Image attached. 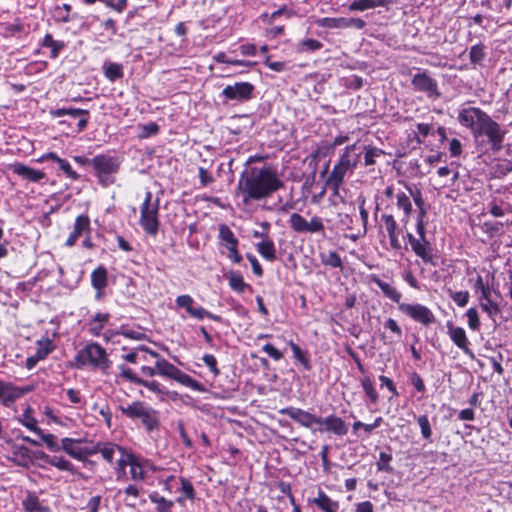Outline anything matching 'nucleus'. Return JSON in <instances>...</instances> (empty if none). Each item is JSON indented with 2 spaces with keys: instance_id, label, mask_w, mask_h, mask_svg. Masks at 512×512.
Segmentation results:
<instances>
[{
  "instance_id": "nucleus-1",
  "label": "nucleus",
  "mask_w": 512,
  "mask_h": 512,
  "mask_svg": "<svg viewBox=\"0 0 512 512\" xmlns=\"http://www.w3.org/2000/svg\"><path fill=\"white\" fill-rule=\"evenodd\" d=\"M283 186L284 182L278 178L276 171L271 167H252L241 173L237 190L243 194V203L248 204L251 200H261L271 196Z\"/></svg>"
},
{
  "instance_id": "nucleus-2",
  "label": "nucleus",
  "mask_w": 512,
  "mask_h": 512,
  "mask_svg": "<svg viewBox=\"0 0 512 512\" xmlns=\"http://www.w3.org/2000/svg\"><path fill=\"white\" fill-rule=\"evenodd\" d=\"M78 367L89 366L99 370L103 375H109L112 361L106 350L97 342L86 344L75 356Z\"/></svg>"
},
{
  "instance_id": "nucleus-3",
  "label": "nucleus",
  "mask_w": 512,
  "mask_h": 512,
  "mask_svg": "<svg viewBox=\"0 0 512 512\" xmlns=\"http://www.w3.org/2000/svg\"><path fill=\"white\" fill-rule=\"evenodd\" d=\"M121 159L118 156L98 154L93 157V175L100 186L107 188L116 182L120 170Z\"/></svg>"
},
{
  "instance_id": "nucleus-4",
  "label": "nucleus",
  "mask_w": 512,
  "mask_h": 512,
  "mask_svg": "<svg viewBox=\"0 0 512 512\" xmlns=\"http://www.w3.org/2000/svg\"><path fill=\"white\" fill-rule=\"evenodd\" d=\"M121 413L131 420H140L147 431L158 427V412L142 401H134L128 405H119Z\"/></svg>"
},
{
  "instance_id": "nucleus-5",
  "label": "nucleus",
  "mask_w": 512,
  "mask_h": 512,
  "mask_svg": "<svg viewBox=\"0 0 512 512\" xmlns=\"http://www.w3.org/2000/svg\"><path fill=\"white\" fill-rule=\"evenodd\" d=\"M90 450H95V454L100 453L102 458L108 463L112 464L115 455H118L116 460V474L117 480H127V473L125 472V460L129 462L131 457L129 452L123 447L113 443H97L91 446Z\"/></svg>"
},
{
  "instance_id": "nucleus-6",
  "label": "nucleus",
  "mask_w": 512,
  "mask_h": 512,
  "mask_svg": "<svg viewBox=\"0 0 512 512\" xmlns=\"http://www.w3.org/2000/svg\"><path fill=\"white\" fill-rule=\"evenodd\" d=\"M49 114L52 118H61L63 116H69V118H78V122L75 125L68 120H60L59 126H66L71 129L72 133L79 134L83 132L89 123L90 112L85 109L73 108V107H62L57 109H51Z\"/></svg>"
},
{
  "instance_id": "nucleus-7",
  "label": "nucleus",
  "mask_w": 512,
  "mask_h": 512,
  "mask_svg": "<svg viewBox=\"0 0 512 512\" xmlns=\"http://www.w3.org/2000/svg\"><path fill=\"white\" fill-rule=\"evenodd\" d=\"M158 208L159 198L156 197L155 201L152 202V194L151 192H147L144 202L141 205L139 223L143 230L152 236H156L158 232Z\"/></svg>"
},
{
  "instance_id": "nucleus-8",
  "label": "nucleus",
  "mask_w": 512,
  "mask_h": 512,
  "mask_svg": "<svg viewBox=\"0 0 512 512\" xmlns=\"http://www.w3.org/2000/svg\"><path fill=\"white\" fill-rule=\"evenodd\" d=\"M356 145L347 146L345 153L341 156L340 161L333 167L329 177L327 178L326 185L333 190L334 195H338L339 188L344 181V177L349 168L356 165V162H351L349 152L355 149Z\"/></svg>"
},
{
  "instance_id": "nucleus-9",
  "label": "nucleus",
  "mask_w": 512,
  "mask_h": 512,
  "mask_svg": "<svg viewBox=\"0 0 512 512\" xmlns=\"http://www.w3.org/2000/svg\"><path fill=\"white\" fill-rule=\"evenodd\" d=\"M477 129V136L486 135L491 143V149L494 152H497L502 148V141L506 131L502 130L500 125L487 113L481 121V124L478 125Z\"/></svg>"
},
{
  "instance_id": "nucleus-10",
  "label": "nucleus",
  "mask_w": 512,
  "mask_h": 512,
  "mask_svg": "<svg viewBox=\"0 0 512 512\" xmlns=\"http://www.w3.org/2000/svg\"><path fill=\"white\" fill-rule=\"evenodd\" d=\"M85 440L81 438L64 437L61 439V451H64L71 458L86 462L88 456L95 455V450H90L91 447L81 446Z\"/></svg>"
},
{
  "instance_id": "nucleus-11",
  "label": "nucleus",
  "mask_w": 512,
  "mask_h": 512,
  "mask_svg": "<svg viewBox=\"0 0 512 512\" xmlns=\"http://www.w3.org/2000/svg\"><path fill=\"white\" fill-rule=\"evenodd\" d=\"M162 472H164V468H162ZM181 479L173 474L164 475L162 473L165 490L169 493V498L162 497V512H167L174 502H183V496L179 495Z\"/></svg>"
},
{
  "instance_id": "nucleus-12",
  "label": "nucleus",
  "mask_w": 512,
  "mask_h": 512,
  "mask_svg": "<svg viewBox=\"0 0 512 512\" xmlns=\"http://www.w3.org/2000/svg\"><path fill=\"white\" fill-rule=\"evenodd\" d=\"M162 376L174 379L195 391L204 392L206 390L203 384L194 380L188 374L182 372L180 369L165 360H162Z\"/></svg>"
},
{
  "instance_id": "nucleus-13",
  "label": "nucleus",
  "mask_w": 512,
  "mask_h": 512,
  "mask_svg": "<svg viewBox=\"0 0 512 512\" xmlns=\"http://www.w3.org/2000/svg\"><path fill=\"white\" fill-rule=\"evenodd\" d=\"M263 232L254 231V238H262L263 241L256 245L258 253L268 261H274L276 259V250L273 241L269 238L268 231L270 223L265 221L261 223Z\"/></svg>"
},
{
  "instance_id": "nucleus-14",
  "label": "nucleus",
  "mask_w": 512,
  "mask_h": 512,
  "mask_svg": "<svg viewBox=\"0 0 512 512\" xmlns=\"http://www.w3.org/2000/svg\"><path fill=\"white\" fill-rule=\"evenodd\" d=\"M254 89V85L249 82H237L234 85H227L222 94L228 100L245 102L252 98Z\"/></svg>"
},
{
  "instance_id": "nucleus-15",
  "label": "nucleus",
  "mask_w": 512,
  "mask_h": 512,
  "mask_svg": "<svg viewBox=\"0 0 512 512\" xmlns=\"http://www.w3.org/2000/svg\"><path fill=\"white\" fill-rule=\"evenodd\" d=\"M399 309L413 320L424 325H429L435 321V317L430 309L421 304L401 303L399 304Z\"/></svg>"
},
{
  "instance_id": "nucleus-16",
  "label": "nucleus",
  "mask_w": 512,
  "mask_h": 512,
  "mask_svg": "<svg viewBox=\"0 0 512 512\" xmlns=\"http://www.w3.org/2000/svg\"><path fill=\"white\" fill-rule=\"evenodd\" d=\"M91 221L87 214H80L76 217L73 230L65 241L67 247H73L81 236L91 234Z\"/></svg>"
},
{
  "instance_id": "nucleus-17",
  "label": "nucleus",
  "mask_w": 512,
  "mask_h": 512,
  "mask_svg": "<svg viewBox=\"0 0 512 512\" xmlns=\"http://www.w3.org/2000/svg\"><path fill=\"white\" fill-rule=\"evenodd\" d=\"M485 115L486 113L479 108H467L460 112L459 121L463 126L470 128L477 137L478 125L481 124Z\"/></svg>"
},
{
  "instance_id": "nucleus-18",
  "label": "nucleus",
  "mask_w": 512,
  "mask_h": 512,
  "mask_svg": "<svg viewBox=\"0 0 512 512\" xmlns=\"http://www.w3.org/2000/svg\"><path fill=\"white\" fill-rule=\"evenodd\" d=\"M279 412L281 414L288 415L300 425L307 428H311L313 424H318L321 421V417H317L299 408L287 407L281 409Z\"/></svg>"
},
{
  "instance_id": "nucleus-19",
  "label": "nucleus",
  "mask_w": 512,
  "mask_h": 512,
  "mask_svg": "<svg viewBox=\"0 0 512 512\" xmlns=\"http://www.w3.org/2000/svg\"><path fill=\"white\" fill-rule=\"evenodd\" d=\"M412 85L416 90L426 92L431 97L437 98L440 96L436 81L433 78H431L426 72L414 75L412 79Z\"/></svg>"
},
{
  "instance_id": "nucleus-20",
  "label": "nucleus",
  "mask_w": 512,
  "mask_h": 512,
  "mask_svg": "<svg viewBox=\"0 0 512 512\" xmlns=\"http://www.w3.org/2000/svg\"><path fill=\"white\" fill-rule=\"evenodd\" d=\"M25 393L24 389L15 386L11 382L0 380V402L9 407Z\"/></svg>"
},
{
  "instance_id": "nucleus-21",
  "label": "nucleus",
  "mask_w": 512,
  "mask_h": 512,
  "mask_svg": "<svg viewBox=\"0 0 512 512\" xmlns=\"http://www.w3.org/2000/svg\"><path fill=\"white\" fill-rule=\"evenodd\" d=\"M53 161L57 163L59 169L64 173L66 178L77 181L80 179V175L72 168L71 164L64 158H61L55 152H49L41 156L39 159L40 162L43 161Z\"/></svg>"
},
{
  "instance_id": "nucleus-22",
  "label": "nucleus",
  "mask_w": 512,
  "mask_h": 512,
  "mask_svg": "<svg viewBox=\"0 0 512 512\" xmlns=\"http://www.w3.org/2000/svg\"><path fill=\"white\" fill-rule=\"evenodd\" d=\"M10 170L14 174L22 177L23 179H25L29 182H33V183L40 182L42 179L45 178V173L43 171L33 169V168H31L23 163H20V162H16V163L10 165Z\"/></svg>"
},
{
  "instance_id": "nucleus-23",
  "label": "nucleus",
  "mask_w": 512,
  "mask_h": 512,
  "mask_svg": "<svg viewBox=\"0 0 512 512\" xmlns=\"http://www.w3.org/2000/svg\"><path fill=\"white\" fill-rule=\"evenodd\" d=\"M448 333L450 338L457 347L462 349L465 354L473 356L471 349L469 348V342L466 337L465 330L461 327H455L451 322L447 323Z\"/></svg>"
},
{
  "instance_id": "nucleus-24",
  "label": "nucleus",
  "mask_w": 512,
  "mask_h": 512,
  "mask_svg": "<svg viewBox=\"0 0 512 512\" xmlns=\"http://www.w3.org/2000/svg\"><path fill=\"white\" fill-rule=\"evenodd\" d=\"M52 351L53 346L50 340L38 341L36 353L26 359L25 367L29 370L33 369L39 361L45 359Z\"/></svg>"
},
{
  "instance_id": "nucleus-25",
  "label": "nucleus",
  "mask_w": 512,
  "mask_h": 512,
  "mask_svg": "<svg viewBox=\"0 0 512 512\" xmlns=\"http://www.w3.org/2000/svg\"><path fill=\"white\" fill-rule=\"evenodd\" d=\"M24 512H51L49 506L39 499L35 492L28 491L22 500Z\"/></svg>"
},
{
  "instance_id": "nucleus-26",
  "label": "nucleus",
  "mask_w": 512,
  "mask_h": 512,
  "mask_svg": "<svg viewBox=\"0 0 512 512\" xmlns=\"http://www.w3.org/2000/svg\"><path fill=\"white\" fill-rule=\"evenodd\" d=\"M91 285L101 295L108 286V271L105 266L99 265L91 273Z\"/></svg>"
},
{
  "instance_id": "nucleus-27",
  "label": "nucleus",
  "mask_w": 512,
  "mask_h": 512,
  "mask_svg": "<svg viewBox=\"0 0 512 512\" xmlns=\"http://www.w3.org/2000/svg\"><path fill=\"white\" fill-rule=\"evenodd\" d=\"M12 462L20 467L27 468L31 464V451L24 445H12Z\"/></svg>"
},
{
  "instance_id": "nucleus-28",
  "label": "nucleus",
  "mask_w": 512,
  "mask_h": 512,
  "mask_svg": "<svg viewBox=\"0 0 512 512\" xmlns=\"http://www.w3.org/2000/svg\"><path fill=\"white\" fill-rule=\"evenodd\" d=\"M320 425L324 424L326 426L327 431H331L336 435H346L348 428L345 424V422L334 415H330L326 418H321V421L319 423Z\"/></svg>"
},
{
  "instance_id": "nucleus-29",
  "label": "nucleus",
  "mask_w": 512,
  "mask_h": 512,
  "mask_svg": "<svg viewBox=\"0 0 512 512\" xmlns=\"http://www.w3.org/2000/svg\"><path fill=\"white\" fill-rule=\"evenodd\" d=\"M382 221L385 223L391 247L395 250L401 249V244L398 240L397 223L394 220V217L389 214H383Z\"/></svg>"
},
{
  "instance_id": "nucleus-30",
  "label": "nucleus",
  "mask_w": 512,
  "mask_h": 512,
  "mask_svg": "<svg viewBox=\"0 0 512 512\" xmlns=\"http://www.w3.org/2000/svg\"><path fill=\"white\" fill-rule=\"evenodd\" d=\"M40 47L50 49V58L56 59L60 52L66 47V44L62 40H55L53 35L50 33L45 34L43 37Z\"/></svg>"
},
{
  "instance_id": "nucleus-31",
  "label": "nucleus",
  "mask_w": 512,
  "mask_h": 512,
  "mask_svg": "<svg viewBox=\"0 0 512 512\" xmlns=\"http://www.w3.org/2000/svg\"><path fill=\"white\" fill-rule=\"evenodd\" d=\"M423 242H415L414 246L412 247L413 251L417 256H419L425 263H430L435 265L433 261V255H432V248L430 243L424 239H422Z\"/></svg>"
},
{
  "instance_id": "nucleus-32",
  "label": "nucleus",
  "mask_w": 512,
  "mask_h": 512,
  "mask_svg": "<svg viewBox=\"0 0 512 512\" xmlns=\"http://www.w3.org/2000/svg\"><path fill=\"white\" fill-rule=\"evenodd\" d=\"M392 0H355L349 5L350 11H364L366 9L385 7Z\"/></svg>"
},
{
  "instance_id": "nucleus-33",
  "label": "nucleus",
  "mask_w": 512,
  "mask_h": 512,
  "mask_svg": "<svg viewBox=\"0 0 512 512\" xmlns=\"http://www.w3.org/2000/svg\"><path fill=\"white\" fill-rule=\"evenodd\" d=\"M103 74L110 82H116L124 77L123 65L115 62L104 63Z\"/></svg>"
},
{
  "instance_id": "nucleus-34",
  "label": "nucleus",
  "mask_w": 512,
  "mask_h": 512,
  "mask_svg": "<svg viewBox=\"0 0 512 512\" xmlns=\"http://www.w3.org/2000/svg\"><path fill=\"white\" fill-rule=\"evenodd\" d=\"M319 509L324 512H336L339 504L332 501L323 491H319L318 497L311 500Z\"/></svg>"
},
{
  "instance_id": "nucleus-35",
  "label": "nucleus",
  "mask_w": 512,
  "mask_h": 512,
  "mask_svg": "<svg viewBox=\"0 0 512 512\" xmlns=\"http://www.w3.org/2000/svg\"><path fill=\"white\" fill-rule=\"evenodd\" d=\"M512 171V161L501 160L490 167L489 176L491 179H501Z\"/></svg>"
},
{
  "instance_id": "nucleus-36",
  "label": "nucleus",
  "mask_w": 512,
  "mask_h": 512,
  "mask_svg": "<svg viewBox=\"0 0 512 512\" xmlns=\"http://www.w3.org/2000/svg\"><path fill=\"white\" fill-rule=\"evenodd\" d=\"M72 6L68 3L56 5L52 10V16L57 23H68L73 18L71 17Z\"/></svg>"
},
{
  "instance_id": "nucleus-37",
  "label": "nucleus",
  "mask_w": 512,
  "mask_h": 512,
  "mask_svg": "<svg viewBox=\"0 0 512 512\" xmlns=\"http://www.w3.org/2000/svg\"><path fill=\"white\" fill-rule=\"evenodd\" d=\"M18 421L28 430L36 434L41 432V428L38 427V422L33 416V409L30 406L24 410L22 415L18 418Z\"/></svg>"
},
{
  "instance_id": "nucleus-38",
  "label": "nucleus",
  "mask_w": 512,
  "mask_h": 512,
  "mask_svg": "<svg viewBox=\"0 0 512 512\" xmlns=\"http://www.w3.org/2000/svg\"><path fill=\"white\" fill-rule=\"evenodd\" d=\"M50 465L57 468L60 471L69 472L72 475L79 474L78 469L75 467V465L64 456L52 455Z\"/></svg>"
},
{
  "instance_id": "nucleus-39",
  "label": "nucleus",
  "mask_w": 512,
  "mask_h": 512,
  "mask_svg": "<svg viewBox=\"0 0 512 512\" xmlns=\"http://www.w3.org/2000/svg\"><path fill=\"white\" fill-rule=\"evenodd\" d=\"M131 459L128 461L125 460V468L129 466V474L130 478L133 480H142L144 477V469L142 465L137 461L136 457L129 453Z\"/></svg>"
},
{
  "instance_id": "nucleus-40",
  "label": "nucleus",
  "mask_w": 512,
  "mask_h": 512,
  "mask_svg": "<svg viewBox=\"0 0 512 512\" xmlns=\"http://www.w3.org/2000/svg\"><path fill=\"white\" fill-rule=\"evenodd\" d=\"M374 282L377 284V286L381 289L383 294L391 299L392 301L399 303L401 299V293H399L394 287H392L390 284L380 280L379 278L375 277Z\"/></svg>"
},
{
  "instance_id": "nucleus-41",
  "label": "nucleus",
  "mask_w": 512,
  "mask_h": 512,
  "mask_svg": "<svg viewBox=\"0 0 512 512\" xmlns=\"http://www.w3.org/2000/svg\"><path fill=\"white\" fill-rule=\"evenodd\" d=\"M37 435L51 452L61 451V441L58 442L57 437L52 433H45L42 429Z\"/></svg>"
},
{
  "instance_id": "nucleus-42",
  "label": "nucleus",
  "mask_w": 512,
  "mask_h": 512,
  "mask_svg": "<svg viewBox=\"0 0 512 512\" xmlns=\"http://www.w3.org/2000/svg\"><path fill=\"white\" fill-rule=\"evenodd\" d=\"M109 319V314L107 313H97L95 316L89 321V329L94 335H98L103 329L104 323Z\"/></svg>"
},
{
  "instance_id": "nucleus-43",
  "label": "nucleus",
  "mask_w": 512,
  "mask_h": 512,
  "mask_svg": "<svg viewBox=\"0 0 512 512\" xmlns=\"http://www.w3.org/2000/svg\"><path fill=\"white\" fill-rule=\"evenodd\" d=\"M226 277L229 280L230 287L239 293H242L244 289L248 286L244 282L243 277L239 272L231 271L228 274H226Z\"/></svg>"
},
{
  "instance_id": "nucleus-44",
  "label": "nucleus",
  "mask_w": 512,
  "mask_h": 512,
  "mask_svg": "<svg viewBox=\"0 0 512 512\" xmlns=\"http://www.w3.org/2000/svg\"><path fill=\"white\" fill-rule=\"evenodd\" d=\"M138 131V136L142 139H145L156 135L159 131V126L156 122L138 124Z\"/></svg>"
},
{
  "instance_id": "nucleus-45",
  "label": "nucleus",
  "mask_w": 512,
  "mask_h": 512,
  "mask_svg": "<svg viewBox=\"0 0 512 512\" xmlns=\"http://www.w3.org/2000/svg\"><path fill=\"white\" fill-rule=\"evenodd\" d=\"M307 220L298 213H292L289 218L291 228L298 233H305Z\"/></svg>"
},
{
  "instance_id": "nucleus-46",
  "label": "nucleus",
  "mask_w": 512,
  "mask_h": 512,
  "mask_svg": "<svg viewBox=\"0 0 512 512\" xmlns=\"http://www.w3.org/2000/svg\"><path fill=\"white\" fill-rule=\"evenodd\" d=\"M219 237L227 243V246H238V239L234 236L232 230L225 224L219 227Z\"/></svg>"
},
{
  "instance_id": "nucleus-47",
  "label": "nucleus",
  "mask_w": 512,
  "mask_h": 512,
  "mask_svg": "<svg viewBox=\"0 0 512 512\" xmlns=\"http://www.w3.org/2000/svg\"><path fill=\"white\" fill-rule=\"evenodd\" d=\"M146 349L142 346L132 348L128 353L122 355V358L129 363H137L141 359H145Z\"/></svg>"
},
{
  "instance_id": "nucleus-48",
  "label": "nucleus",
  "mask_w": 512,
  "mask_h": 512,
  "mask_svg": "<svg viewBox=\"0 0 512 512\" xmlns=\"http://www.w3.org/2000/svg\"><path fill=\"white\" fill-rule=\"evenodd\" d=\"M318 24L324 28H346V17L340 18H322Z\"/></svg>"
},
{
  "instance_id": "nucleus-49",
  "label": "nucleus",
  "mask_w": 512,
  "mask_h": 512,
  "mask_svg": "<svg viewBox=\"0 0 512 512\" xmlns=\"http://www.w3.org/2000/svg\"><path fill=\"white\" fill-rule=\"evenodd\" d=\"M397 206L404 211L406 219H408L412 213V204L409 196L405 193L397 194ZM407 222V220H405Z\"/></svg>"
},
{
  "instance_id": "nucleus-50",
  "label": "nucleus",
  "mask_w": 512,
  "mask_h": 512,
  "mask_svg": "<svg viewBox=\"0 0 512 512\" xmlns=\"http://www.w3.org/2000/svg\"><path fill=\"white\" fill-rule=\"evenodd\" d=\"M417 422L420 426L422 437L425 440H430L432 436V429L428 417L426 415H421L417 418Z\"/></svg>"
},
{
  "instance_id": "nucleus-51",
  "label": "nucleus",
  "mask_w": 512,
  "mask_h": 512,
  "mask_svg": "<svg viewBox=\"0 0 512 512\" xmlns=\"http://www.w3.org/2000/svg\"><path fill=\"white\" fill-rule=\"evenodd\" d=\"M117 334L133 340H141L145 337V334L143 332L134 330L127 326H121Z\"/></svg>"
},
{
  "instance_id": "nucleus-52",
  "label": "nucleus",
  "mask_w": 512,
  "mask_h": 512,
  "mask_svg": "<svg viewBox=\"0 0 512 512\" xmlns=\"http://www.w3.org/2000/svg\"><path fill=\"white\" fill-rule=\"evenodd\" d=\"M360 217L362 220V228L358 230L356 234L350 236L353 241H356L360 237H363L367 232V222H368V211L365 208L359 209Z\"/></svg>"
},
{
  "instance_id": "nucleus-53",
  "label": "nucleus",
  "mask_w": 512,
  "mask_h": 512,
  "mask_svg": "<svg viewBox=\"0 0 512 512\" xmlns=\"http://www.w3.org/2000/svg\"><path fill=\"white\" fill-rule=\"evenodd\" d=\"M469 57H470L471 63H473V64L480 63L485 57L483 45L478 44V45L472 46L470 49V52H469Z\"/></svg>"
},
{
  "instance_id": "nucleus-54",
  "label": "nucleus",
  "mask_w": 512,
  "mask_h": 512,
  "mask_svg": "<svg viewBox=\"0 0 512 512\" xmlns=\"http://www.w3.org/2000/svg\"><path fill=\"white\" fill-rule=\"evenodd\" d=\"M322 263L324 265L331 266L333 268H341L342 267V260L340 256L334 252L331 251L329 254L325 257H322Z\"/></svg>"
},
{
  "instance_id": "nucleus-55",
  "label": "nucleus",
  "mask_w": 512,
  "mask_h": 512,
  "mask_svg": "<svg viewBox=\"0 0 512 512\" xmlns=\"http://www.w3.org/2000/svg\"><path fill=\"white\" fill-rule=\"evenodd\" d=\"M179 495H182L183 499L184 498H188L191 500L194 499L195 493H194V488H193V485L191 484V482H189L188 480H185L183 478L181 479Z\"/></svg>"
},
{
  "instance_id": "nucleus-56",
  "label": "nucleus",
  "mask_w": 512,
  "mask_h": 512,
  "mask_svg": "<svg viewBox=\"0 0 512 512\" xmlns=\"http://www.w3.org/2000/svg\"><path fill=\"white\" fill-rule=\"evenodd\" d=\"M362 387L366 395L370 398L371 402L376 403L378 400V394L375 391L374 386L368 377L362 380Z\"/></svg>"
},
{
  "instance_id": "nucleus-57",
  "label": "nucleus",
  "mask_w": 512,
  "mask_h": 512,
  "mask_svg": "<svg viewBox=\"0 0 512 512\" xmlns=\"http://www.w3.org/2000/svg\"><path fill=\"white\" fill-rule=\"evenodd\" d=\"M119 370H120V376L123 379L139 384L141 379L132 371V369H130L129 367H127L124 364H121V365H119Z\"/></svg>"
},
{
  "instance_id": "nucleus-58",
  "label": "nucleus",
  "mask_w": 512,
  "mask_h": 512,
  "mask_svg": "<svg viewBox=\"0 0 512 512\" xmlns=\"http://www.w3.org/2000/svg\"><path fill=\"white\" fill-rule=\"evenodd\" d=\"M383 419L381 417H377L375 421L371 424L369 423H362L360 421H357L353 424V429L358 430L360 428H363L367 433L372 432L375 428L379 427L382 423Z\"/></svg>"
},
{
  "instance_id": "nucleus-59",
  "label": "nucleus",
  "mask_w": 512,
  "mask_h": 512,
  "mask_svg": "<svg viewBox=\"0 0 512 512\" xmlns=\"http://www.w3.org/2000/svg\"><path fill=\"white\" fill-rule=\"evenodd\" d=\"M480 306L481 308L486 312L488 313V315L490 317H493L494 315H497L501 312L498 304H496L495 302H493L491 299L490 300H486V301H481L480 302Z\"/></svg>"
},
{
  "instance_id": "nucleus-60",
  "label": "nucleus",
  "mask_w": 512,
  "mask_h": 512,
  "mask_svg": "<svg viewBox=\"0 0 512 512\" xmlns=\"http://www.w3.org/2000/svg\"><path fill=\"white\" fill-rule=\"evenodd\" d=\"M324 231V225L319 217H313L311 221L307 222L305 233H316Z\"/></svg>"
},
{
  "instance_id": "nucleus-61",
  "label": "nucleus",
  "mask_w": 512,
  "mask_h": 512,
  "mask_svg": "<svg viewBox=\"0 0 512 512\" xmlns=\"http://www.w3.org/2000/svg\"><path fill=\"white\" fill-rule=\"evenodd\" d=\"M468 317V325L472 330H478L480 326V321L478 317V312L475 308H469L466 312Z\"/></svg>"
},
{
  "instance_id": "nucleus-62",
  "label": "nucleus",
  "mask_w": 512,
  "mask_h": 512,
  "mask_svg": "<svg viewBox=\"0 0 512 512\" xmlns=\"http://www.w3.org/2000/svg\"><path fill=\"white\" fill-rule=\"evenodd\" d=\"M392 460V456L385 452H381L379 456V461L377 462L378 470L380 471H392V467L389 465V462Z\"/></svg>"
},
{
  "instance_id": "nucleus-63",
  "label": "nucleus",
  "mask_w": 512,
  "mask_h": 512,
  "mask_svg": "<svg viewBox=\"0 0 512 512\" xmlns=\"http://www.w3.org/2000/svg\"><path fill=\"white\" fill-rule=\"evenodd\" d=\"M365 165L371 166L375 164V157L379 156L381 154V150L374 148V147H365Z\"/></svg>"
},
{
  "instance_id": "nucleus-64",
  "label": "nucleus",
  "mask_w": 512,
  "mask_h": 512,
  "mask_svg": "<svg viewBox=\"0 0 512 512\" xmlns=\"http://www.w3.org/2000/svg\"><path fill=\"white\" fill-rule=\"evenodd\" d=\"M66 395L72 404L79 405V404L85 403V400L83 399V397L81 395V392L77 389H74V388L67 389Z\"/></svg>"
}]
</instances>
